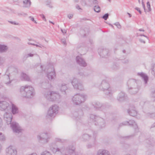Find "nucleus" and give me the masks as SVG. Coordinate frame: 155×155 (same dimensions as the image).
<instances>
[{
  "mask_svg": "<svg viewBox=\"0 0 155 155\" xmlns=\"http://www.w3.org/2000/svg\"><path fill=\"white\" fill-rule=\"evenodd\" d=\"M12 117V116L10 113L6 112L4 115V119L7 124H11V126L14 132L18 133L21 132L22 129L18 123L15 122H12L11 123Z\"/></svg>",
  "mask_w": 155,
  "mask_h": 155,
  "instance_id": "obj_1",
  "label": "nucleus"
},
{
  "mask_svg": "<svg viewBox=\"0 0 155 155\" xmlns=\"http://www.w3.org/2000/svg\"><path fill=\"white\" fill-rule=\"evenodd\" d=\"M21 91L23 97L27 98L32 97L35 94L34 89L33 87L28 85L21 87Z\"/></svg>",
  "mask_w": 155,
  "mask_h": 155,
  "instance_id": "obj_2",
  "label": "nucleus"
},
{
  "mask_svg": "<svg viewBox=\"0 0 155 155\" xmlns=\"http://www.w3.org/2000/svg\"><path fill=\"white\" fill-rule=\"evenodd\" d=\"M44 96L47 100L51 101H58L61 98L59 94L51 91H46L44 94Z\"/></svg>",
  "mask_w": 155,
  "mask_h": 155,
  "instance_id": "obj_3",
  "label": "nucleus"
},
{
  "mask_svg": "<svg viewBox=\"0 0 155 155\" xmlns=\"http://www.w3.org/2000/svg\"><path fill=\"white\" fill-rule=\"evenodd\" d=\"M87 98V96L84 94H77L72 98L73 103L75 105H79L84 102Z\"/></svg>",
  "mask_w": 155,
  "mask_h": 155,
  "instance_id": "obj_4",
  "label": "nucleus"
},
{
  "mask_svg": "<svg viewBox=\"0 0 155 155\" xmlns=\"http://www.w3.org/2000/svg\"><path fill=\"white\" fill-rule=\"evenodd\" d=\"M75 148L73 147H71V148L69 147L66 148L65 150L63 148H61V149L54 147H52L51 148L53 153H55L57 151H60L62 153L63 155H65L66 153L69 154V155H75Z\"/></svg>",
  "mask_w": 155,
  "mask_h": 155,
  "instance_id": "obj_5",
  "label": "nucleus"
},
{
  "mask_svg": "<svg viewBox=\"0 0 155 155\" xmlns=\"http://www.w3.org/2000/svg\"><path fill=\"white\" fill-rule=\"evenodd\" d=\"M100 89L104 91H105V94L107 95L112 94V91L110 87L109 84L106 81V80H103L99 86Z\"/></svg>",
  "mask_w": 155,
  "mask_h": 155,
  "instance_id": "obj_6",
  "label": "nucleus"
},
{
  "mask_svg": "<svg viewBox=\"0 0 155 155\" xmlns=\"http://www.w3.org/2000/svg\"><path fill=\"white\" fill-rule=\"evenodd\" d=\"M59 110V107L56 105H54L51 106L49 109L46 115L48 118L54 117L58 113Z\"/></svg>",
  "mask_w": 155,
  "mask_h": 155,
  "instance_id": "obj_7",
  "label": "nucleus"
},
{
  "mask_svg": "<svg viewBox=\"0 0 155 155\" xmlns=\"http://www.w3.org/2000/svg\"><path fill=\"white\" fill-rule=\"evenodd\" d=\"M90 118L91 121L92 122H94L97 120V124L100 125L101 128L105 126V122L103 118L93 114L91 115Z\"/></svg>",
  "mask_w": 155,
  "mask_h": 155,
  "instance_id": "obj_8",
  "label": "nucleus"
},
{
  "mask_svg": "<svg viewBox=\"0 0 155 155\" xmlns=\"http://www.w3.org/2000/svg\"><path fill=\"white\" fill-rule=\"evenodd\" d=\"M71 84L75 89L82 91L84 89L82 83L77 78H74L71 81Z\"/></svg>",
  "mask_w": 155,
  "mask_h": 155,
  "instance_id": "obj_9",
  "label": "nucleus"
},
{
  "mask_svg": "<svg viewBox=\"0 0 155 155\" xmlns=\"http://www.w3.org/2000/svg\"><path fill=\"white\" fill-rule=\"evenodd\" d=\"M39 142L42 143H47L48 141L49 138L47 133H43L37 136Z\"/></svg>",
  "mask_w": 155,
  "mask_h": 155,
  "instance_id": "obj_10",
  "label": "nucleus"
},
{
  "mask_svg": "<svg viewBox=\"0 0 155 155\" xmlns=\"http://www.w3.org/2000/svg\"><path fill=\"white\" fill-rule=\"evenodd\" d=\"M48 73L47 74V76L49 80H51L55 79L56 77L54 69L52 66L48 67Z\"/></svg>",
  "mask_w": 155,
  "mask_h": 155,
  "instance_id": "obj_11",
  "label": "nucleus"
},
{
  "mask_svg": "<svg viewBox=\"0 0 155 155\" xmlns=\"http://www.w3.org/2000/svg\"><path fill=\"white\" fill-rule=\"evenodd\" d=\"M4 101H0V109L2 110H5L8 111L11 109V103Z\"/></svg>",
  "mask_w": 155,
  "mask_h": 155,
  "instance_id": "obj_12",
  "label": "nucleus"
},
{
  "mask_svg": "<svg viewBox=\"0 0 155 155\" xmlns=\"http://www.w3.org/2000/svg\"><path fill=\"white\" fill-rule=\"evenodd\" d=\"M92 104L94 108L98 110H103L106 108L105 105L102 104L98 101L93 102Z\"/></svg>",
  "mask_w": 155,
  "mask_h": 155,
  "instance_id": "obj_13",
  "label": "nucleus"
},
{
  "mask_svg": "<svg viewBox=\"0 0 155 155\" xmlns=\"http://www.w3.org/2000/svg\"><path fill=\"white\" fill-rule=\"evenodd\" d=\"M98 51L99 55L102 58H107L108 56L109 51L108 49H99Z\"/></svg>",
  "mask_w": 155,
  "mask_h": 155,
  "instance_id": "obj_14",
  "label": "nucleus"
},
{
  "mask_svg": "<svg viewBox=\"0 0 155 155\" xmlns=\"http://www.w3.org/2000/svg\"><path fill=\"white\" fill-rule=\"evenodd\" d=\"M6 155H16L17 150L13 147L10 146L6 149Z\"/></svg>",
  "mask_w": 155,
  "mask_h": 155,
  "instance_id": "obj_15",
  "label": "nucleus"
},
{
  "mask_svg": "<svg viewBox=\"0 0 155 155\" xmlns=\"http://www.w3.org/2000/svg\"><path fill=\"white\" fill-rule=\"evenodd\" d=\"M129 124V125L132 126L134 127L135 129L138 128V127L135 122L133 120H130L129 121L124 122L121 123L120 126L125 125Z\"/></svg>",
  "mask_w": 155,
  "mask_h": 155,
  "instance_id": "obj_16",
  "label": "nucleus"
},
{
  "mask_svg": "<svg viewBox=\"0 0 155 155\" xmlns=\"http://www.w3.org/2000/svg\"><path fill=\"white\" fill-rule=\"evenodd\" d=\"M77 62L81 66L85 67L87 66V64L84 60L81 57L78 56L76 57Z\"/></svg>",
  "mask_w": 155,
  "mask_h": 155,
  "instance_id": "obj_17",
  "label": "nucleus"
},
{
  "mask_svg": "<svg viewBox=\"0 0 155 155\" xmlns=\"http://www.w3.org/2000/svg\"><path fill=\"white\" fill-rule=\"evenodd\" d=\"M127 112L130 116L133 117L136 116L137 114V111L134 106L130 107L129 109L127 110Z\"/></svg>",
  "mask_w": 155,
  "mask_h": 155,
  "instance_id": "obj_18",
  "label": "nucleus"
},
{
  "mask_svg": "<svg viewBox=\"0 0 155 155\" xmlns=\"http://www.w3.org/2000/svg\"><path fill=\"white\" fill-rule=\"evenodd\" d=\"M137 75L140 76L144 81V83L146 84L148 80V77L147 75L143 72L138 73Z\"/></svg>",
  "mask_w": 155,
  "mask_h": 155,
  "instance_id": "obj_19",
  "label": "nucleus"
},
{
  "mask_svg": "<svg viewBox=\"0 0 155 155\" xmlns=\"http://www.w3.org/2000/svg\"><path fill=\"white\" fill-rule=\"evenodd\" d=\"M31 4L30 0H23V6L24 7L29 8Z\"/></svg>",
  "mask_w": 155,
  "mask_h": 155,
  "instance_id": "obj_20",
  "label": "nucleus"
},
{
  "mask_svg": "<svg viewBox=\"0 0 155 155\" xmlns=\"http://www.w3.org/2000/svg\"><path fill=\"white\" fill-rule=\"evenodd\" d=\"M125 99V95L124 93L121 92L120 93L117 97V100L120 102L122 101Z\"/></svg>",
  "mask_w": 155,
  "mask_h": 155,
  "instance_id": "obj_21",
  "label": "nucleus"
},
{
  "mask_svg": "<svg viewBox=\"0 0 155 155\" xmlns=\"http://www.w3.org/2000/svg\"><path fill=\"white\" fill-rule=\"evenodd\" d=\"M59 87L61 91L62 92H64L65 93H66L65 91L68 89L66 84L64 83L61 84L59 85Z\"/></svg>",
  "mask_w": 155,
  "mask_h": 155,
  "instance_id": "obj_22",
  "label": "nucleus"
},
{
  "mask_svg": "<svg viewBox=\"0 0 155 155\" xmlns=\"http://www.w3.org/2000/svg\"><path fill=\"white\" fill-rule=\"evenodd\" d=\"M11 108L12 107V112L13 114H15L18 112V109L17 107L14 104L11 103Z\"/></svg>",
  "mask_w": 155,
  "mask_h": 155,
  "instance_id": "obj_23",
  "label": "nucleus"
},
{
  "mask_svg": "<svg viewBox=\"0 0 155 155\" xmlns=\"http://www.w3.org/2000/svg\"><path fill=\"white\" fill-rule=\"evenodd\" d=\"M97 155H110L107 150H100L97 152Z\"/></svg>",
  "mask_w": 155,
  "mask_h": 155,
  "instance_id": "obj_24",
  "label": "nucleus"
},
{
  "mask_svg": "<svg viewBox=\"0 0 155 155\" xmlns=\"http://www.w3.org/2000/svg\"><path fill=\"white\" fill-rule=\"evenodd\" d=\"M8 49L7 47L4 45H0V53H3L6 51Z\"/></svg>",
  "mask_w": 155,
  "mask_h": 155,
  "instance_id": "obj_25",
  "label": "nucleus"
},
{
  "mask_svg": "<svg viewBox=\"0 0 155 155\" xmlns=\"http://www.w3.org/2000/svg\"><path fill=\"white\" fill-rule=\"evenodd\" d=\"M21 79L22 80L26 81H29L30 78L26 74L22 73L21 74Z\"/></svg>",
  "mask_w": 155,
  "mask_h": 155,
  "instance_id": "obj_26",
  "label": "nucleus"
},
{
  "mask_svg": "<svg viewBox=\"0 0 155 155\" xmlns=\"http://www.w3.org/2000/svg\"><path fill=\"white\" fill-rule=\"evenodd\" d=\"M138 91V88H130V90H129V92L131 94H134L137 93Z\"/></svg>",
  "mask_w": 155,
  "mask_h": 155,
  "instance_id": "obj_27",
  "label": "nucleus"
},
{
  "mask_svg": "<svg viewBox=\"0 0 155 155\" xmlns=\"http://www.w3.org/2000/svg\"><path fill=\"white\" fill-rule=\"evenodd\" d=\"M79 114H81V115H83V112H82V111L81 110H79L78 111V113L77 112H75L74 113V114H73L74 115L75 117V118H76V119L77 120H78V119L77 118H77H79V117H79V115H78Z\"/></svg>",
  "mask_w": 155,
  "mask_h": 155,
  "instance_id": "obj_28",
  "label": "nucleus"
},
{
  "mask_svg": "<svg viewBox=\"0 0 155 155\" xmlns=\"http://www.w3.org/2000/svg\"><path fill=\"white\" fill-rule=\"evenodd\" d=\"M127 84H128V86H129V84H131V85L134 84V85H136L137 83L136 82L133 80V79H130L127 82Z\"/></svg>",
  "mask_w": 155,
  "mask_h": 155,
  "instance_id": "obj_29",
  "label": "nucleus"
},
{
  "mask_svg": "<svg viewBox=\"0 0 155 155\" xmlns=\"http://www.w3.org/2000/svg\"><path fill=\"white\" fill-rule=\"evenodd\" d=\"M94 11L97 13H99L100 12L101 8L99 6H95L94 7Z\"/></svg>",
  "mask_w": 155,
  "mask_h": 155,
  "instance_id": "obj_30",
  "label": "nucleus"
},
{
  "mask_svg": "<svg viewBox=\"0 0 155 155\" xmlns=\"http://www.w3.org/2000/svg\"><path fill=\"white\" fill-rule=\"evenodd\" d=\"M90 137L87 134H84L83 136V138L85 140H88L90 139Z\"/></svg>",
  "mask_w": 155,
  "mask_h": 155,
  "instance_id": "obj_31",
  "label": "nucleus"
},
{
  "mask_svg": "<svg viewBox=\"0 0 155 155\" xmlns=\"http://www.w3.org/2000/svg\"><path fill=\"white\" fill-rule=\"evenodd\" d=\"M5 139V137L4 135L2 133H0V140L4 141Z\"/></svg>",
  "mask_w": 155,
  "mask_h": 155,
  "instance_id": "obj_32",
  "label": "nucleus"
},
{
  "mask_svg": "<svg viewBox=\"0 0 155 155\" xmlns=\"http://www.w3.org/2000/svg\"><path fill=\"white\" fill-rule=\"evenodd\" d=\"M41 155H51V154L49 152L45 151L42 152Z\"/></svg>",
  "mask_w": 155,
  "mask_h": 155,
  "instance_id": "obj_33",
  "label": "nucleus"
},
{
  "mask_svg": "<svg viewBox=\"0 0 155 155\" xmlns=\"http://www.w3.org/2000/svg\"><path fill=\"white\" fill-rule=\"evenodd\" d=\"M109 14L108 13L106 14L102 17V18L105 20H107L108 18Z\"/></svg>",
  "mask_w": 155,
  "mask_h": 155,
  "instance_id": "obj_34",
  "label": "nucleus"
},
{
  "mask_svg": "<svg viewBox=\"0 0 155 155\" xmlns=\"http://www.w3.org/2000/svg\"><path fill=\"white\" fill-rule=\"evenodd\" d=\"M151 73L155 77V66H154L152 68Z\"/></svg>",
  "mask_w": 155,
  "mask_h": 155,
  "instance_id": "obj_35",
  "label": "nucleus"
},
{
  "mask_svg": "<svg viewBox=\"0 0 155 155\" xmlns=\"http://www.w3.org/2000/svg\"><path fill=\"white\" fill-rule=\"evenodd\" d=\"M38 44H34V45H33L37 47H39L41 48H42V47H44V46L42 45L41 44H39V43H37Z\"/></svg>",
  "mask_w": 155,
  "mask_h": 155,
  "instance_id": "obj_36",
  "label": "nucleus"
},
{
  "mask_svg": "<svg viewBox=\"0 0 155 155\" xmlns=\"http://www.w3.org/2000/svg\"><path fill=\"white\" fill-rule=\"evenodd\" d=\"M147 7L148 9V11L150 12L151 11L150 5L149 2H147Z\"/></svg>",
  "mask_w": 155,
  "mask_h": 155,
  "instance_id": "obj_37",
  "label": "nucleus"
},
{
  "mask_svg": "<svg viewBox=\"0 0 155 155\" xmlns=\"http://www.w3.org/2000/svg\"><path fill=\"white\" fill-rule=\"evenodd\" d=\"M148 116L150 117L154 118L155 117V114L153 113L151 114H148Z\"/></svg>",
  "mask_w": 155,
  "mask_h": 155,
  "instance_id": "obj_38",
  "label": "nucleus"
},
{
  "mask_svg": "<svg viewBox=\"0 0 155 155\" xmlns=\"http://www.w3.org/2000/svg\"><path fill=\"white\" fill-rule=\"evenodd\" d=\"M9 22L11 23V24H13L14 25H19V24L18 23H16L15 21H8Z\"/></svg>",
  "mask_w": 155,
  "mask_h": 155,
  "instance_id": "obj_39",
  "label": "nucleus"
},
{
  "mask_svg": "<svg viewBox=\"0 0 155 155\" xmlns=\"http://www.w3.org/2000/svg\"><path fill=\"white\" fill-rule=\"evenodd\" d=\"M114 25H116L118 28H120L121 27V25L118 22L115 23Z\"/></svg>",
  "mask_w": 155,
  "mask_h": 155,
  "instance_id": "obj_40",
  "label": "nucleus"
},
{
  "mask_svg": "<svg viewBox=\"0 0 155 155\" xmlns=\"http://www.w3.org/2000/svg\"><path fill=\"white\" fill-rule=\"evenodd\" d=\"M4 62L3 58L0 56V65L2 64Z\"/></svg>",
  "mask_w": 155,
  "mask_h": 155,
  "instance_id": "obj_41",
  "label": "nucleus"
},
{
  "mask_svg": "<svg viewBox=\"0 0 155 155\" xmlns=\"http://www.w3.org/2000/svg\"><path fill=\"white\" fill-rule=\"evenodd\" d=\"M29 18L30 19L31 21H33L34 22H35L36 24L37 23L36 22V21L34 20V18L33 17H31V16H30L29 17Z\"/></svg>",
  "mask_w": 155,
  "mask_h": 155,
  "instance_id": "obj_42",
  "label": "nucleus"
},
{
  "mask_svg": "<svg viewBox=\"0 0 155 155\" xmlns=\"http://www.w3.org/2000/svg\"><path fill=\"white\" fill-rule=\"evenodd\" d=\"M61 42L64 45H66V42L64 39H62L61 40Z\"/></svg>",
  "mask_w": 155,
  "mask_h": 155,
  "instance_id": "obj_43",
  "label": "nucleus"
},
{
  "mask_svg": "<svg viewBox=\"0 0 155 155\" xmlns=\"http://www.w3.org/2000/svg\"><path fill=\"white\" fill-rule=\"evenodd\" d=\"M40 16L45 21H46V19L45 18V17L44 15L43 14H41L40 15Z\"/></svg>",
  "mask_w": 155,
  "mask_h": 155,
  "instance_id": "obj_44",
  "label": "nucleus"
},
{
  "mask_svg": "<svg viewBox=\"0 0 155 155\" xmlns=\"http://www.w3.org/2000/svg\"><path fill=\"white\" fill-rule=\"evenodd\" d=\"M152 97L155 98L154 99V101H155V91H152Z\"/></svg>",
  "mask_w": 155,
  "mask_h": 155,
  "instance_id": "obj_45",
  "label": "nucleus"
},
{
  "mask_svg": "<svg viewBox=\"0 0 155 155\" xmlns=\"http://www.w3.org/2000/svg\"><path fill=\"white\" fill-rule=\"evenodd\" d=\"M135 9H136L137 11L138 12H139V13L140 14H141V11H140V8H138V7H136L135 8Z\"/></svg>",
  "mask_w": 155,
  "mask_h": 155,
  "instance_id": "obj_46",
  "label": "nucleus"
},
{
  "mask_svg": "<svg viewBox=\"0 0 155 155\" xmlns=\"http://www.w3.org/2000/svg\"><path fill=\"white\" fill-rule=\"evenodd\" d=\"M139 41H140L142 43H145V40L143 39H142V38H140L139 39Z\"/></svg>",
  "mask_w": 155,
  "mask_h": 155,
  "instance_id": "obj_47",
  "label": "nucleus"
},
{
  "mask_svg": "<svg viewBox=\"0 0 155 155\" xmlns=\"http://www.w3.org/2000/svg\"><path fill=\"white\" fill-rule=\"evenodd\" d=\"M61 31L62 33L64 34V35L66 33V30L65 29L63 30L62 29H61Z\"/></svg>",
  "mask_w": 155,
  "mask_h": 155,
  "instance_id": "obj_48",
  "label": "nucleus"
},
{
  "mask_svg": "<svg viewBox=\"0 0 155 155\" xmlns=\"http://www.w3.org/2000/svg\"><path fill=\"white\" fill-rule=\"evenodd\" d=\"M2 125V120L0 117V128L1 127Z\"/></svg>",
  "mask_w": 155,
  "mask_h": 155,
  "instance_id": "obj_49",
  "label": "nucleus"
},
{
  "mask_svg": "<svg viewBox=\"0 0 155 155\" xmlns=\"http://www.w3.org/2000/svg\"><path fill=\"white\" fill-rule=\"evenodd\" d=\"M27 55V57H32L33 56V54L31 53H29Z\"/></svg>",
  "mask_w": 155,
  "mask_h": 155,
  "instance_id": "obj_50",
  "label": "nucleus"
},
{
  "mask_svg": "<svg viewBox=\"0 0 155 155\" xmlns=\"http://www.w3.org/2000/svg\"><path fill=\"white\" fill-rule=\"evenodd\" d=\"M73 15L72 14L69 15H68V17L69 19H71L73 17Z\"/></svg>",
  "mask_w": 155,
  "mask_h": 155,
  "instance_id": "obj_51",
  "label": "nucleus"
},
{
  "mask_svg": "<svg viewBox=\"0 0 155 155\" xmlns=\"http://www.w3.org/2000/svg\"><path fill=\"white\" fill-rule=\"evenodd\" d=\"M142 5L143 8L144 9L145 11V5H144V4L143 2V1L142 2Z\"/></svg>",
  "mask_w": 155,
  "mask_h": 155,
  "instance_id": "obj_52",
  "label": "nucleus"
},
{
  "mask_svg": "<svg viewBox=\"0 0 155 155\" xmlns=\"http://www.w3.org/2000/svg\"><path fill=\"white\" fill-rule=\"evenodd\" d=\"M51 3V2L50 1H48L46 2V5H50Z\"/></svg>",
  "mask_w": 155,
  "mask_h": 155,
  "instance_id": "obj_53",
  "label": "nucleus"
},
{
  "mask_svg": "<svg viewBox=\"0 0 155 155\" xmlns=\"http://www.w3.org/2000/svg\"><path fill=\"white\" fill-rule=\"evenodd\" d=\"M76 8L77 9H78V10H80V9H81V8H80V7L79 6V5H76Z\"/></svg>",
  "mask_w": 155,
  "mask_h": 155,
  "instance_id": "obj_54",
  "label": "nucleus"
},
{
  "mask_svg": "<svg viewBox=\"0 0 155 155\" xmlns=\"http://www.w3.org/2000/svg\"><path fill=\"white\" fill-rule=\"evenodd\" d=\"M79 74L81 75V76H84L85 75L84 74L82 73V72H80L79 73Z\"/></svg>",
  "mask_w": 155,
  "mask_h": 155,
  "instance_id": "obj_55",
  "label": "nucleus"
},
{
  "mask_svg": "<svg viewBox=\"0 0 155 155\" xmlns=\"http://www.w3.org/2000/svg\"><path fill=\"white\" fill-rule=\"evenodd\" d=\"M93 3L95 4H97V0H93Z\"/></svg>",
  "mask_w": 155,
  "mask_h": 155,
  "instance_id": "obj_56",
  "label": "nucleus"
},
{
  "mask_svg": "<svg viewBox=\"0 0 155 155\" xmlns=\"http://www.w3.org/2000/svg\"><path fill=\"white\" fill-rule=\"evenodd\" d=\"M28 44L29 45H34V43H30V42H28Z\"/></svg>",
  "mask_w": 155,
  "mask_h": 155,
  "instance_id": "obj_57",
  "label": "nucleus"
},
{
  "mask_svg": "<svg viewBox=\"0 0 155 155\" xmlns=\"http://www.w3.org/2000/svg\"><path fill=\"white\" fill-rule=\"evenodd\" d=\"M46 84L47 85H48V86H49V82H48H48H46V83H44L43 84V85H44L45 84Z\"/></svg>",
  "mask_w": 155,
  "mask_h": 155,
  "instance_id": "obj_58",
  "label": "nucleus"
},
{
  "mask_svg": "<svg viewBox=\"0 0 155 155\" xmlns=\"http://www.w3.org/2000/svg\"><path fill=\"white\" fill-rule=\"evenodd\" d=\"M87 147L88 148H89L91 147L92 146L91 145H87Z\"/></svg>",
  "mask_w": 155,
  "mask_h": 155,
  "instance_id": "obj_59",
  "label": "nucleus"
},
{
  "mask_svg": "<svg viewBox=\"0 0 155 155\" xmlns=\"http://www.w3.org/2000/svg\"><path fill=\"white\" fill-rule=\"evenodd\" d=\"M155 127V123H154L153 124L151 127L152 128V127Z\"/></svg>",
  "mask_w": 155,
  "mask_h": 155,
  "instance_id": "obj_60",
  "label": "nucleus"
},
{
  "mask_svg": "<svg viewBox=\"0 0 155 155\" xmlns=\"http://www.w3.org/2000/svg\"><path fill=\"white\" fill-rule=\"evenodd\" d=\"M128 60H126L124 61V62H124L125 63H128Z\"/></svg>",
  "mask_w": 155,
  "mask_h": 155,
  "instance_id": "obj_61",
  "label": "nucleus"
},
{
  "mask_svg": "<svg viewBox=\"0 0 155 155\" xmlns=\"http://www.w3.org/2000/svg\"><path fill=\"white\" fill-rule=\"evenodd\" d=\"M13 1L14 2L16 3L18 2V0H13Z\"/></svg>",
  "mask_w": 155,
  "mask_h": 155,
  "instance_id": "obj_62",
  "label": "nucleus"
},
{
  "mask_svg": "<svg viewBox=\"0 0 155 155\" xmlns=\"http://www.w3.org/2000/svg\"><path fill=\"white\" fill-rule=\"evenodd\" d=\"M139 30L140 31H144V29H140Z\"/></svg>",
  "mask_w": 155,
  "mask_h": 155,
  "instance_id": "obj_63",
  "label": "nucleus"
},
{
  "mask_svg": "<svg viewBox=\"0 0 155 155\" xmlns=\"http://www.w3.org/2000/svg\"><path fill=\"white\" fill-rule=\"evenodd\" d=\"M127 14L128 15L129 17L130 18L131 17V15L129 13H127Z\"/></svg>",
  "mask_w": 155,
  "mask_h": 155,
  "instance_id": "obj_64",
  "label": "nucleus"
}]
</instances>
